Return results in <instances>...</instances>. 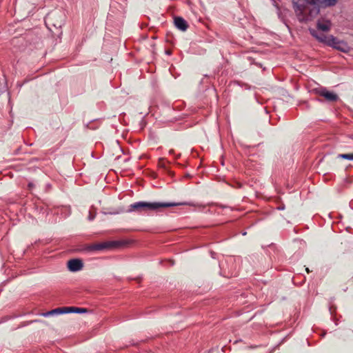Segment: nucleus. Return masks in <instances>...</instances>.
Here are the masks:
<instances>
[{
	"label": "nucleus",
	"mask_w": 353,
	"mask_h": 353,
	"mask_svg": "<svg viewBox=\"0 0 353 353\" xmlns=\"http://www.w3.org/2000/svg\"><path fill=\"white\" fill-rule=\"evenodd\" d=\"M174 22L175 26L181 31H185L188 28L187 21L181 17H175Z\"/></svg>",
	"instance_id": "6e6552de"
},
{
	"label": "nucleus",
	"mask_w": 353,
	"mask_h": 353,
	"mask_svg": "<svg viewBox=\"0 0 353 353\" xmlns=\"http://www.w3.org/2000/svg\"><path fill=\"white\" fill-rule=\"evenodd\" d=\"M65 314L66 313H79L83 314L86 313L88 310L83 307H64Z\"/></svg>",
	"instance_id": "1a4fd4ad"
},
{
	"label": "nucleus",
	"mask_w": 353,
	"mask_h": 353,
	"mask_svg": "<svg viewBox=\"0 0 353 353\" xmlns=\"http://www.w3.org/2000/svg\"><path fill=\"white\" fill-rule=\"evenodd\" d=\"M94 219V215L92 214V213H91V212H90V214H89V216H88V219H89L90 221H92V220H93Z\"/></svg>",
	"instance_id": "4468645a"
},
{
	"label": "nucleus",
	"mask_w": 353,
	"mask_h": 353,
	"mask_svg": "<svg viewBox=\"0 0 353 353\" xmlns=\"http://www.w3.org/2000/svg\"><path fill=\"white\" fill-rule=\"evenodd\" d=\"M28 186H29L30 188H32L34 186V185L32 183H30L28 184Z\"/></svg>",
	"instance_id": "2eb2a0df"
},
{
	"label": "nucleus",
	"mask_w": 353,
	"mask_h": 353,
	"mask_svg": "<svg viewBox=\"0 0 353 353\" xmlns=\"http://www.w3.org/2000/svg\"><path fill=\"white\" fill-rule=\"evenodd\" d=\"M57 17L59 16L57 14H49L47 17V20L49 23H52Z\"/></svg>",
	"instance_id": "f8f14e48"
},
{
	"label": "nucleus",
	"mask_w": 353,
	"mask_h": 353,
	"mask_svg": "<svg viewBox=\"0 0 353 353\" xmlns=\"http://www.w3.org/2000/svg\"><path fill=\"white\" fill-rule=\"evenodd\" d=\"M338 158L352 161L353 160V153L339 154L338 155Z\"/></svg>",
	"instance_id": "9b49d317"
},
{
	"label": "nucleus",
	"mask_w": 353,
	"mask_h": 353,
	"mask_svg": "<svg viewBox=\"0 0 353 353\" xmlns=\"http://www.w3.org/2000/svg\"><path fill=\"white\" fill-rule=\"evenodd\" d=\"M59 314H65V311L64 307H58V308L52 310L51 311L43 313L42 315L43 316H49L50 315Z\"/></svg>",
	"instance_id": "9d476101"
},
{
	"label": "nucleus",
	"mask_w": 353,
	"mask_h": 353,
	"mask_svg": "<svg viewBox=\"0 0 353 353\" xmlns=\"http://www.w3.org/2000/svg\"><path fill=\"white\" fill-rule=\"evenodd\" d=\"M52 25L56 28H61L62 26V20H60L57 23H52Z\"/></svg>",
	"instance_id": "ddd939ff"
},
{
	"label": "nucleus",
	"mask_w": 353,
	"mask_h": 353,
	"mask_svg": "<svg viewBox=\"0 0 353 353\" xmlns=\"http://www.w3.org/2000/svg\"><path fill=\"white\" fill-rule=\"evenodd\" d=\"M309 32L312 36L315 37L320 42L326 43L333 48L339 50L342 52H346L347 46L343 42L338 40L333 36L326 37L323 34H319L317 31L313 28H309Z\"/></svg>",
	"instance_id": "7ed1b4c3"
},
{
	"label": "nucleus",
	"mask_w": 353,
	"mask_h": 353,
	"mask_svg": "<svg viewBox=\"0 0 353 353\" xmlns=\"http://www.w3.org/2000/svg\"><path fill=\"white\" fill-rule=\"evenodd\" d=\"M339 0H292L294 14L301 23L313 21L320 14L321 8L335 6Z\"/></svg>",
	"instance_id": "f257e3e1"
},
{
	"label": "nucleus",
	"mask_w": 353,
	"mask_h": 353,
	"mask_svg": "<svg viewBox=\"0 0 353 353\" xmlns=\"http://www.w3.org/2000/svg\"><path fill=\"white\" fill-rule=\"evenodd\" d=\"M316 92L318 95L325 98L327 101L334 102L339 100V96L335 92L329 91L325 88L317 89Z\"/></svg>",
	"instance_id": "39448f33"
},
{
	"label": "nucleus",
	"mask_w": 353,
	"mask_h": 353,
	"mask_svg": "<svg viewBox=\"0 0 353 353\" xmlns=\"http://www.w3.org/2000/svg\"><path fill=\"white\" fill-rule=\"evenodd\" d=\"M179 205H193L190 202H146L139 201L130 205V211H159L161 208Z\"/></svg>",
	"instance_id": "f03ea898"
},
{
	"label": "nucleus",
	"mask_w": 353,
	"mask_h": 353,
	"mask_svg": "<svg viewBox=\"0 0 353 353\" xmlns=\"http://www.w3.org/2000/svg\"><path fill=\"white\" fill-rule=\"evenodd\" d=\"M306 271H307V272H310V270H309V269H308V268H306Z\"/></svg>",
	"instance_id": "dca6fc26"
},
{
	"label": "nucleus",
	"mask_w": 353,
	"mask_h": 353,
	"mask_svg": "<svg viewBox=\"0 0 353 353\" xmlns=\"http://www.w3.org/2000/svg\"><path fill=\"white\" fill-rule=\"evenodd\" d=\"M123 243L121 241H107L101 243L92 244L87 245L83 250L87 252L92 251H100L103 250H109L119 248L123 245Z\"/></svg>",
	"instance_id": "20e7f679"
},
{
	"label": "nucleus",
	"mask_w": 353,
	"mask_h": 353,
	"mask_svg": "<svg viewBox=\"0 0 353 353\" xmlns=\"http://www.w3.org/2000/svg\"><path fill=\"white\" fill-rule=\"evenodd\" d=\"M83 267L82 260L79 259H73L68 261V268L71 272H78Z\"/></svg>",
	"instance_id": "423d86ee"
},
{
	"label": "nucleus",
	"mask_w": 353,
	"mask_h": 353,
	"mask_svg": "<svg viewBox=\"0 0 353 353\" xmlns=\"http://www.w3.org/2000/svg\"><path fill=\"white\" fill-rule=\"evenodd\" d=\"M332 27V23L330 20L325 19L324 18H321L317 21L316 23V28L319 30H321L323 32H329Z\"/></svg>",
	"instance_id": "0eeeda50"
}]
</instances>
